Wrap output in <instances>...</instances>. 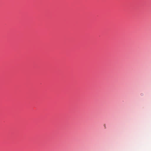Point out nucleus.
Wrapping results in <instances>:
<instances>
[{"label":"nucleus","instance_id":"nucleus-1","mask_svg":"<svg viewBox=\"0 0 151 151\" xmlns=\"http://www.w3.org/2000/svg\"><path fill=\"white\" fill-rule=\"evenodd\" d=\"M141 95H143V94H141Z\"/></svg>","mask_w":151,"mask_h":151},{"label":"nucleus","instance_id":"nucleus-2","mask_svg":"<svg viewBox=\"0 0 151 151\" xmlns=\"http://www.w3.org/2000/svg\"><path fill=\"white\" fill-rule=\"evenodd\" d=\"M141 95H143V94H141Z\"/></svg>","mask_w":151,"mask_h":151}]
</instances>
